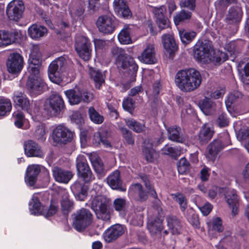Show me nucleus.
I'll use <instances>...</instances> for the list:
<instances>
[{
  "instance_id": "1",
  "label": "nucleus",
  "mask_w": 249,
  "mask_h": 249,
  "mask_svg": "<svg viewBox=\"0 0 249 249\" xmlns=\"http://www.w3.org/2000/svg\"><path fill=\"white\" fill-rule=\"evenodd\" d=\"M176 85L182 91L191 92L197 89L202 82L200 72L195 69H186L178 71L175 80Z\"/></svg>"
},
{
  "instance_id": "2",
  "label": "nucleus",
  "mask_w": 249,
  "mask_h": 249,
  "mask_svg": "<svg viewBox=\"0 0 249 249\" xmlns=\"http://www.w3.org/2000/svg\"><path fill=\"white\" fill-rule=\"evenodd\" d=\"M111 54L115 60V64L119 70L124 72L134 74L138 70V66L131 57L128 56L124 50L117 46L111 49Z\"/></svg>"
},
{
  "instance_id": "3",
  "label": "nucleus",
  "mask_w": 249,
  "mask_h": 249,
  "mask_svg": "<svg viewBox=\"0 0 249 249\" xmlns=\"http://www.w3.org/2000/svg\"><path fill=\"white\" fill-rule=\"evenodd\" d=\"M72 216V225L78 231H84L92 222V214L89 210L85 208L77 211Z\"/></svg>"
},
{
  "instance_id": "4",
  "label": "nucleus",
  "mask_w": 249,
  "mask_h": 249,
  "mask_svg": "<svg viewBox=\"0 0 249 249\" xmlns=\"http://www.w3.org/2000/svg\"><path fill=\"white\" fill-rule=\"evenodd\" d=\"M109 200L106 196H98L95 197L91 202V208L95 212L97 217L105 221L110 219V213L108 207Z\"/></svg>"
},
{
  "instance_id": "5",
  "label": "nucleus",
  "mask_w": 249,
  "mask_h": 249,
  "mask_svg": "<svg viewBox=\"0 0 249 249\" xmlns=\"http://www.w3.org/2000/svg\"><path fill=\"white\" fill-rule=\"evenodd\" d=\"M67 65V60L64 56L58 57L50 64L48 75L51 81L58 85L62 82L61 73L65 71Z\"/></svg>"
},
{
  "instance_id": "6",
  "label": "nucleus",
  "mask_w": 249,
  "mask_h": 249,
  "mask_svg": "<svg viewBox=\"0 0 249 249\" xmlns=\"http://www.w3.org/2000/svg\"><path fill=\"white\" fill-rule=\"evenodd\" d=\"M45 109L53 116H57L64 111L65 106L62 97L56 92L52 93L46 100Z\"/></svg>"
},
{
  "instance_id": "7",
  "label": "nucleus",
  "mask_w": 249,
  "mask_h": 249,
  "mask_svg": "<svg viewBox=\"0 0 249 249\" xmlns=\"http://www.w3.org/2000/svg\"><path fill=\"white\" fill-rule=\"evenodd\" d=\"M193 53L194 58L197 61L207 63L213 50L208 42L199 40L194 47Z\"/></svg>"
},
{
  "instance_id": "8",
  "label": "nucleus",
  "mask_w": 249,
  "mask_h": 249,
  "mask_svg": "<svg viewBox=\"0 0 249 249\" xmlns=\"http://www.w3.org/2000/svg\"><path fill=\"white\" fill-rule=\"evenodd\" d=\"M28 72L29 75L26 83L27 89L30 92L36 94L41 90L43 84L40 76V69L28 67Z\"/></svg>"
},
{
  "instance_id": "9",
  "label": "nucleus",
  "mask_w": 249,
  "mask_h": 249,
  "mask_svg": "<svg viewBox=\"0 0 249 249\" xmlns=\"http://www.w3.org/2000/svg\"><path fill=\"white\" fill-rule=\"evenodd\" d=\"M75 49L79 57L84 61H88L90 59L91 44L88 38L83 36L77 37Z\"/></svg>"
},
{
  "instance_id": "10",
  "label": "nucleus",
  "mask_w": 249,
  "mask_h": 249,
  "mask_svg": "<svg viewBox=\"0 0 249 249\" xmlns=\"http://www.w3.org/2000/svg\"><path fill=\"white\" fill-rule=\"evenodd\" d=\"M73 132L62 125L57 126L53 130V142L59 144H66L72 141Z\"/></svg>"
},
{
  "instance_id": "11",
  "label": "nucleus",
  "mask_w": 249,
  "mask_h": 249,
  "mask_svg": "<svg viewBox=\"0 0 249 249\" xmlns=\"http://www.w3.org/2000/svg\"><path fill=\"white\" fill-rule=\"evenodd\" d=\"M24 10L22 0H13L8 4L6 13L9 20L18 21L22 18Z\"/></svg>"
},
{
  "instance_id": "12",
  "label": "nucleus",
  "mask_w": 249,
  "mask_h": 249,
  "mask_svg": "<svg viewBox=\"0 0 249 249\" xmlns=\"http://www.w3.org/2000/svg\"><path fill=\"white\" fill-rule=\"evenodd\" d=\"M99 30L104 34H111L115 30L116 23L113 18L107 15L100 16L96 21Z\"/></svg>"
},
{
  "instance_id": "13",
  "label": "nucleus",
  "mask_w": 249,
  "mask_h": 249,
  "mask_svg": "<svg viewBox=\"0 0 249 249\" xmlns=\"http://www.w3.org/2000/svg\"><path fill=\"white\" fill-rule=\"evenodd\" d=\"M22 56L18 53H11L7 59L6 66L8 71L12 73L19 72L23 66Z\"/></svg>"
},
{
  "instance_id": "14",
  "label": "nucleus",
  "mask_w": 249,
  "mask_h": 249,
  "mask_svg": "<svg viewBox=\"0 0 249 249\" xmlns=\"http://www.w3.org/2000/svg\"><path fill=\"white\" fill-rule=\"evenodd\" d=\"M22 36L20 31L0 30V47L6 46L15 43Z\"/></svg>"
},
{
  "instance_id": "15",
  "label": "nucleus",
  "mask_w": 249,
  "mask_h": 249,
  "mask_svg": "<svg viewBox=\"0 0 249 249\" xmlns=\"http://www.w3.org/2000/svg\"><path fill=\"white\" fill-rule=\"evenodd\" d=\"M243 16V11L241 7L235 6L231 7L226 16V20L228 24L233 25L234 30L237 31V25L241 21Z\"/></svg>"
},
{
  "instance_id": "16",
  "label": "nucleus",
  "mask_w": 249,
  "mask_h": 249,
  "mask_svg": "<svg viewBox=\"0 0 249 249\" xmlns=\"http://www.w3.org/2000/svg\"><path fill=\"white\" fill-rule=\"evenodd\" d=\"M124 232L123 226L120 224H115L107 229L104 233V238L107 243H111L116 240Z\"/></svg>"
},
{
  "instance_id": "17",
  "label": "nucleus",
  "mask_w": 249,
  "mask_h": 249,
  "mask_svg": "<svg viewBox=\"0 0 249 249\" xmlns=\"http://www.w3.org/2000/svg\"><path fill=\"white\" fill-rule=\"evenodd\" d=\"M25 154L28 157H36L42 158L44 153L40 145L32 140H28L24 142Z\"/></svg>"
},
{
  "instance_id": "18",
  "label": "nucleus",
  "mask_w": 249,
  "mask_h": 249,
  "mask_svg": "<svg viewBox=\"0 0 249 249\" xmlns=\"http://www.w3.org/2000/svg\"><path fill=\"white\" fill-rule=\"evenodd\" d=\"M155 21L160 30L166 29L169 27L170 21L166 17V9L164 6L155 8L154 10Z\"/></svg>"
},
{
  "instance_id": "19",
  "label": "nucleus",
  "mask_w": 249,
  "mask_h": 249,
  "mask_svg": "<svg viewBox=\"0 0 249 249\" xmlns=\"http://www.w3.org/2000/svg\"><path fill=\"white\" fill-rule=\"evenodd\" d=\"M139 177L144 183L145 188L147 189V191H148L150 195L154 198L156 199L154 203H156V204L154 207L157 209L158 213H159L160 211H162V209L160 207L161 202L160 200L158 198V195L153 185L151 184L149 177L144 173H141L139 175Z\"/></svg>"
},
{
  "instance_id": "20",
  "label": "nucleus",
  "mask_w": 249,
  "mask_h": 249,
  "mask_svg": "<svg viewBox=\"0 0 249 249\" xmlns=\"http://www.w3.org/2000/svg\"><path fill=\"white\" fill-rule=\"evenodd\" d=\"M225 146V144L221 140H214L207 146V158L209 160L213 161L215 160L218 154L223 150Z\"/></svg>"
},
{
  "instance_id": "21",
  "label": "nucleus",
  "mask_w": 249,
  "mask_h": 249,
  "mask_svg": "<svg viewBox=\"0 0 249 249\" xmlns=\"http://www.w3.org/2000/svg\"><path fill=\"white\" fill-rule=\"evenodd\" d=\"M159 140L157 143L153 142L150 139H146L144 142L142 148V153L147 161L152 162L157 158V154L153 148L154 145L160 143Z\"/></svg>"
},
{
  "instance_id": "22",
  "label": "nucleus",
  "mask_w": 249,
  "mask_h": 249,
  "mask_svg": "<svg viewBox=\"0 0 249 249\" xmlns=\"http://www.w3.org/2000/svg\"><path fill=\"white\" fill-rule=\"evenodd\" d=\"M163 227V219L160 216L151 217L148 219L147 228L152 235L160 233Z\"/></svg>"
},
{
  "instance_id": "23",
  "label": "nucleus",
  "mask_w": 249,
  "mask_h": 249,
  "mask_svg": "<svg viewBox=\"0 0 249 249\" xmlns=\"http://www.w3.org/2000/svg\"><path fill=\"white\" fill-rule=\"evenodd\" d=\"M41 54L39 46L34 45L31 49V52L29 59L28 67H33L36 69H40L41 66Z\"/></svg>"
},
{
  "instance_id": "24",
  "label": "nucleus",
  "mask_w": 249,
  "mask_h": 249,
  "mask_svg": "<svg viewBox=\"0 0 249 249\" xmlns=\"http://www.w3.org/2000/svg\"><path fill=\"white\" fill-rule=\"evenodd\" d=\"M140 60L146 64H152L157 61L156 52L153 44H149L144 50L140 57Z\"/></svg>"
},
{
  "instance_id": "25",
  "label": "nucleus",
  "mask_w": 249,
  "mask_h": 249,
  "mask_svg": "<svg viewBox=\"0 0 249 249\" xmlns=\"http://www.w3.org/2000/svg\"><path fill=\"white\" fill-rule=\"evenodd\" d=\"M85 3L82 0H73L69 7V12L72 18H81L85 11Z\"/></svg>"
},
{
  "instance_id": "26",
  "label": "nucleus",
  "mask_w": 249,
  "mask_h": 249,
  "mask_svg": "<svg viewBox=\"0 0 249 249\" xmlns=\"http://www.w3.org/2000/svg\"><path fill=\"white\" fill-rule=\"evenodd\" d=\"M107 182L113 189L118 190L121 192H125L126 190L125 186L122 184L120 172H112L107 177Z\"/></svg>"
},
{
  "instance_id": "27",
  "label": "nucleus",
  "mask_w": 249,
  "mask_h": 249,
  "mask_svg": "<svg viewBox=\"0 0 249 249\" xmlns=\"http://www.w3.org/2000/svg\"><path fill=\"white\" fill-rule=\"evenodd\" d=\"M113 7L115 12L122 17L128 18L131 17L126 0H114Z\"/></svg>"
},
{
  "instance_id": "28",
  "label": "nucleus",
  "mask_w": 249,
  "mask_h": 249,
  "mask_svg": "<svg viewBox=\"0 0 249 249\" xmlns=\"http://www.w3.org/2000/svg\"><path fill=\"white\" fill-rule=\"evenodd\" d=\"M128 193L132 196H138V200L141 202L146 201L148 199V194H150L144 190L142 186L140 183H134L130 185L128 190Z\"/></svg>"
},
{
  "instance_id": "29",
  "label": "nucleus",
  "mask_w": 249,
  "mask_h": 249,
  "mask_svg": "<svg viewBox=\"0 0 249 249\" xmlns=\"http://www.w3.org/2000/svg\"><path fill=\"white\" fill-rule=\"evenodd\" d=\"M214 131L213 128L207 124H204L198 134V140L202 144H206L212 138Z\"/></svg>"
},
{
  "instance_id": "30",
  "label": "nucleus",
  "mask_w": 249,
  "mask_h": 249,
  "mask_svg": "<svg viewBox=\"0 0 249 249\" xmlns=\"http://www.w3.org/2000/svg\"><path fill=\"white\" fill-rule=\"evenodd\" d=\"M110 136V133L106 130L94 133L93 138V143L97 146L102 143L106 147H111V144L108 140Z\"/></svg>"
},
{
  "instance_id": "31",
  "label": "nucleus",
  "mask_w": 249,
  "mask_h": 249,
  "mask_svg": "<svg viewBox=\"0 0 249 249\" xmlns=\"http://www.w3.org/2000/svg\"><path fill=\"white\" fill-rule=\"evenodd\" d=\"M167 226L173 234H179L181 232V224L180 220L176 216L169 215L166 217Z\"/></svg>"
},
{
  "instance_id": "32",
  "label": "nucleus",
  "mask_w": 249,
  "mask_h": 249,
  "mask_svg": "<svg viewBox=\"0 0 249 249\" xmlns=\"http://www.w3.org/2000/svg\"><path fill=\"white\" fill-rule=\"evenodd\" d=\"M71 189L79 200L83 201L87 197L89 190L88 185L76 182L72 186Z\"/></svg>"
},
{
  "instance_id": "33",
  "label": "nucleus",
  "mask_w": 249,
  "mask_h": 249,
  "mask_svg": "<svg viewBox=\"0 0 249 249\" xmlns=\"http://www.w3.org/2000/svg\"><path fill=\"white\" fill-rule=\"evenodd\" d=\"M198 105L201 110L207 115H212L215 112L216 104L209 98L205 97L199 101Z\"/></svg>"
},
{
  "instance_id": "34",
  "label": "nucleus",
  "mask_w": 249,
  "mask_h": 249,
  "mask_svg": "<svg viewBox=\"0 0 249 249\" xmlns=\"http://www.w3.org/2000/svg\"><path fill=\"white\" fill-rule=\"evenodd\" d=\"M168 137L169 140L177 142L183 143L185 141V138L181 132L180 127L177 126H173L167 129Z\"/></svg>"
},
{
  "instance_id": "35",
  "label": "nucleus",
  "mask_w": 249,
  "mask_h": 249,
  "mask_svg": "<svg viewBox=\"0 0 249 249\" xmlns=\"http://www.w3.org/2000/svg\"><path fill=\"white\" fill-rule=\"evenodd\" d=\"M226 201L231 208L234 215L238 213L239 199L236 191L234 190L230 192L226 195Z\"/></svg>"
},
{
  "instance_id": "36",
  "label": "nucleus",
  "mask_w": 249,
  "mask_h": 249,
  "mask_svg": "<svg viewBox=\"0 0 249 249\" xmlns=\"http://www.w3.org/2000/svg\"><path fill=\"white\" fill-rule=\"evenodd\" d=\"M162 41L164 49L170 53L178 50V46L173 36L170 35H164L162 36Z\"/></svg>"
},
{
  "instance_id": "37",
  "label": "nucleus",
  "mask_w": 249,
  "mask_h": 249,
  "mask_svg": "<svg viewBox=\"0 0 249 249\" xmlns=\"http://www.w3.org/2000/svg\"><path fill=\"white\" fill-rule=\"evenodd\" d=\"M13 100L16 107H19L23 110L27 111L30 107V101L26 96L22 93L15 95Z\"/></svg>"
},
{
  "instance_id": "38",
  "label": "nucleus",
  "mask_w": 249,
  "mask_h": 249,
  "mask_svg": "<svg viewBox=\"0 0 249 249\" xmlns=\"http://www.w3.org/2000/svg\"><path fill=\"white\" fill-rule=\"evenodd\" d=\"M47 32V29L41 25L33 24L28 29L29 36L34 39L39 38Z\"/></svg>"
},
{
  "instance_id": "39",
  "label": "nucleus",
  "mask_w": 249,
  "mask_h": 249,
  "mask_svg": "<svg viewBox=\"0 0 249 249\" xmlns=\"http://www.w3.org/2000/svg\"><path fill=\"white\" fill-rule=\"evenodd\" d=\"M29 205L31 213L41 215L42 213H44L43 210L45 206L41 204L36 196H33L31 201L29 203Z\"/></svg>"
},
{
  "instance_id": "40",
  "label": "nucleus",
  "mask_w": 249,
  "mask_h": 249,
  "mask_svg": "<svg viewBox=\"0 0 249 249\" xmlns=\"http://www.w3.org/2000/svg\"><path fill=\"white\" fill-rule=\"evenodd\" d=\"M181 41L184 44H188L192 42L196 36V33L193 31L181 29L179 30Z\"/></svg>"
},
{
  "instance_id": "41",
  "label": "nucleus",
  "mask_w": 249,
  "mask_h": 249,
  "mask_svg": "<svg viewBox=\"0 0 249 249\" xmlns=\"http://www.w3.org/2000/svg\"><path fill=\"white\" fill-rule=\"evenodd\" d=\"M192 14L191 12L185 10H182L178 13L174 17V21L176 25L181 23L189 21L192 18Z\"/></svg>"
},
{
  "instance_id": "42",
  "label": "nucleus",
  "mask_w": 249,
  "mask_h": 249,
  "mask_svg": "<svg viewBox=\"0 0 249 249\" xmlns=\"http://www.w3.org/2000/svg\"><path fill=\"white\" fill-rule=\"evenodd\" d=\"M130 29L128 25H125L118 35V39L121 44H128L131 42L130 36Z\"/></svg>"
},
{
  "instance_id": "43",
  "label": "nucleus",
  "mask_w": 249,
  "mask_h": 249,
  "mask_svg": "<svg viewBox=\"0 0 249 249\" xmlns=\"http://www.w3.org/2000/svg\"><path fill=\"white\" fill-rule=\"evenodd\" d=\"M65 94L71 105H74L79 104L80 98L78 96V88L67 90L65 91Z\"/></svg>"
},
{
  "instance_id": "44",
  "label": "nucleus",
  "mask_w": 249,
  "mask_h": 249,
  "mask_svg": "<svg viewBox=\"0 0 249 249\" xmlns=\"http://www.w3.org/2000/svg\"><path fill=\"white\" fill-rule=\"evenodd\" d=\"M90 75L95 82L96 88L99 89L101 85L104 83L105 76L99 71L94 70L90 71Z\"/></svg>"
},
{
  "instance_id": "45",
  "label": "nucleus",
  "mask_w": 249,
  "mask_h": 249,
  "mask_svg": "<svg viewBox=\"0 0 249 249\" xmlns=\"http://www.w3.org/2000/svg\"><path fill=\"white\" fill-rule=\"evenodd\" d=\"M237 138L240 141L244 142L245 147L249 152V129H241L237 133Z\"/></svg>"
},
{
  "instance_id": "46",
  "label": "nucleus",
  "mask_w": 249,
  "mask_h": 249,
  "mask_svg": "<svg viewBox=\"0 0 249 249\" xmlns=\"http://www.w3.org/2000/svg\"><path fill=\"white\" fill-rule=\"evenodd\" d=\"M53 177L57 182L67 183L72 178V172H53Z\"/></svg>"
},
{
  "instance_id": "47",
  "label": "nucleus",
  "mask_w": 249,
  "mask_h": 249,
  "mask_svg": "<svg viewBox=\"0 0 249 249\" xmlns=\"http://www.w3.org/2000/svg\"><path fill=\"white\" fill-rule=\"evenodd\" d=\"M78 96L80 98L79 103H89L93 99V94L85 89H80L78 88Z\"/></svg>"
},
{
  "instance_id": "48",
  "label": "nucleus",
  "mask_w": 249,
  "mask_h": 249,
  "mask_svg": "<svg viewBox=\"0 0 249 249\" xmlns=\"http://www.w3.org/2000/svg\"><path fill=\"white\" fill-rule=\"evenodd\" d=\"M88 113L92 122L96 124H100L104 121V117L100 115L95 108L91 107L89 108Z\"/></svg>"
},
{
  "instance_id": "49",
  "label": "nucleus",
  "mask_w": 249,
  "mask_h": 249,
  "mask_svg": "<svg viewBox=\"0 0 249 249\" xmlns=\"http://www.w3.org/2000/svg\"><path fill=\"white\" fill-rule=\"evenodd\" d=\"M172 198L179 204L181 210L184 211L187 206V199L185 196L180 193L172 194L171 195Z\"/></svg>"
},
{
  "instance_id": "50",
  "label": "nucleus",
  "mask_w": 249,
  "mask_h": 249,
  "mask_svg": "<svg viewBox=\"0 0 249 249\" xmlns=\"http://www.w3.org/2000/svg\"><path fill=\"white\" fill-rule=\"evenodd\" d=\"M121 132L124 144L131 146L134 145L135 139L132 132L125 128H122Z\"/></svg>"
},
{
  "instance_id": "51",
  "label": "nucleus",
  "mask_w": 249,
  "mask_h": 249,
  "mask_svg": "<svg viewBox=\"0 0 249 249\" xmlns=\"http://www.w3.org/2000/svg\"><path fill=\"white\" fill-rule=\"evenodd\" d=\"M126 125L137 133H140L144 130V125L142 124L133 119H127L125 121Z\"/></svg>"
},
{
  "instance_id": "52",
  "label": "nucleus",
  "mask_w": 249,
  "mask_h": 249,
  "mask_svg": "<svg viewBox=\"0 0 249 249\" xmlns=\"http://www.w3.org/2000/svg\"><path fill=\"white\" fill-rule=\"evenodd\" d=\"M61 211L64 214H68L73 208V203L69 197H63L61 202Z\"/></svg>"
},
{
  "instance_id": "53",
  "label": "nucleus",
  "mask_w": 249,
  "mask_h": 249,
  "mask_svg": "<svg viewBox=\"0 0 249 249\" xmlns=\"http://www.w3.org/2000/svg\"><path fill=\"white\" fill-rule=\"evenodd\" d=\"M12 108V105L10 100L2 99L0 100V116H5L9 112Z\"/></svg>"
},
{
  "instance_id": "54",
  "label": "nucleus",
  "mask_w": 249,
  "mask_h": 249,
  "mask_svg": "<svg viewBox=\"0 0 249 249\" xmlns=\"http://www.w3.org/2000/svg\"><path fill=\"white\" fill-rule=\"evenodd\" d=\"M161 152L162 154L169 155L175 159L180 155L179 150L167 145L161 149Z\"/></svg>"
},
{
  "instance_id": "55",
  "label": "nucleus",
  "mask_w": 249,
  "mask_h": 249,
  "mask_svg": "<svg viewBox=\"0 0 249 249\" xmlns=\"http://www.w3.org/2000/svg\"><path fill=\"white\" fill-rule=\"evenodd\" d=\"M90 160L95 171H102L103 170V163L101 159L96 155L90 156Z\"/></svg>"
},
{
  "instance_id": "56",
  "label": "nucleus",
  "mask_w": 249,
  "mask_h": 249,
  "mask_svg": "<svg viewBox=\"0 0 249 249\" xmlns=\"http://www.w3.org/2000/svg\"><path fill=\"white\" fill-rule=\"evenodd\" d=\"M178 171H187L192 169L189 161L185 158H181L177 163Z\"/></svg>"
},
{
  "instance_id": "57",
  "label": "nucleus",
  "mask_w": 249,
  "mask_h": 249,
  "mask_svg": "<svg viewBox=\"0 0 249 249\" xmlns=\"http://www.w3.org/2000/svg\"><path fill=\"white\" fill-rule=\"evenodd\" d=\"M113 206L117 212L124 211L126 206V200L123 198H118L115 199L113 203Z\"/></svg>"
},
{
  "instance_id": "58",
  "label": "nucleus",
  "mask_w": 249,
  "mask_h": 249,
  "mask_svg": "<svg viewBox=\"0 0 249 249\" xmlns=\"http://www.w3.org/2000/svg\"><path fill=\"white\" fill-rule=\"evenodd\" d=\"M78 178L85 183H89L95 179V176L92 172H77Z\"/></svg>"
},
{
  "instance_id": "59",
  "label": "nucleus",
  "mask_w": 249,
  "mask_h": 249,
  "mask_svg": "<svg viewBox=\"0 0 249 249\" xmlns=\"http://www.w3.org/2000/svg\"><path fill=\"white\" fill-rule=\"evenodd\" d=\"M39 172H26L25 181L29 186H32L36 183Z\"/></svg>"
},
{
  "instance_id": "60",
  "label": "nucleus",
  "mask_w": 249,
  "mask_h": 249,
  "mask_svg": "<svg viewBox=\"0 0 249 249\" xmlns=\"http://www.w3.org/2000/svg\"><path fill=\"white\" fill-rule=\"evenodd\" d=\"M187 219L189 222L195 228L199 229L200 227V222L198 216L196 213H190L187 215Z\"/></svg>"
},
{
  "instance_id": "61",
  "label": "nucleus",
  "mask_w": 249,
  "mask_h": 249,
  "mask_svg": "<svg viewBox=\"0 0 249 249\" xmlns=\"http://www.w3.org/2000/svg\"><path fill=\"white\" fill-rule=\"evenodd\" d=\"M242 81L247 89H249V63H247L244 68V73L242 76Z\"/></svg>"
},
{
  "instance_id": "62",
  "label": "nucleus",
  "mask_w": 249,
  "mask_h": 249,
  "mask_svg": "<svg viewBox=\"0 0 249 249\" xmlns=\"http://www.w3.org/2000/svg\"><path fill=\"white\" fill-rule=\"evenodd\" d=\"M196 0H184L180 2L179 5L182 8H186L191 11L195 10L196 7Z\"/></svg>"
},
{
  "instance_id": "63",
  "label": "nucleus",
  "mask_w": 249,
  "mask_h": 249,
  "mask_svg": "<svg viewBox=\"0 0 249 249\" xmlns=\"http://www.w3.org/2000/svg\"><path fill=\"white\" fill-rule=\"evenodd\" d=\"M212 228L218 232H221L223 231L224 227L222 225V221L220 217H216L212 221Z\"/></svg>"
},
{
  "instance_id": "64",
  "label": "nucleus",
  "mask_w": 249,
  "mask_h": 249,
  "mask_svg": "<svg viewBox=\"0 0 249 249\" xmlns=\"http://www.w3.org/2000/svg\"><path fill=\"white\" fill-rule=\"evenodd\" d=\"M123 107L124 109L132 113L134 109V102L133 99L127 98L123 103Z\"/></svg>"
}]
</instances>
